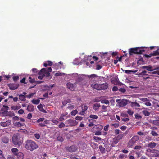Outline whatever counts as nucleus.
Masks as SVG:
<instances>
[{"label":"nucleus","instance_id":"nucleus-2","mask_svg":"<svg viewBox=\"0 0 159 159\" xmlns=\"http://www.w3.org/2000/svg\"><path fill=\"white\" fill-rule=\"evenodd\" d=\"M12 141L15 146L18 147L20 146L23 142L22 138L19 133L14 134L12 137Z\"/></svg>","mask_w":159,"mask_h":159},{"label":"nucleus","instance_id":"nucleus-18","mask_svg":"<svg viewBox=\"0 0 159 159\" xmlns=\"http://www.w3.org/2000/svg\"><path fill=\"white\" fill-rule=\"evenodd\" d=\"M11 151L14 155L15 156H16L19 152H18V149L16 148H12L11 149Z\"/></svg>","mask_w":159,"mask_h":159},{"label":"nucleus","instance_id":"nucleus-42","mask_svg":"<svg viewBox=\"0 0 159 159\" xmlns=\"http://www.w3.org/2000/svg\"><path fill=\"white\" fill-rule=\"evenodd\" d=\"M93 139L96 141H101L102 140L101 138L97 136H94Z\"/></svg>","mask_w":159,"mask_h":159},{"label":"nucleus","instance_id":"nucleus-52","mask_svg":"<svg viewBox=\"0 0 159 159\" xmlns=\"http://www.w3.org/2000/svg\"><path fill=\"white\" fill-rule=\"evenodd\" d=\"M29 82L31 83H33L35 82V80L34 79H32L30 77H29Z\"/></svg>","mask_w":159,"mask_h":159},{"label":"nucleus","instance_id":"nucleus-57","mask_svg":"<svg viewBox=\"0 0 159 159\" xmlns=\"http://www.w3.org/2000/svg\"><path fill=\"white\" fill-rule=\"evenodd\" d=\"M135 117L136 119H141L142 118L141 116L139 114H135Z\"/></svg>","mask_w":159,"mask_h":159},{"label":"nucleus","instance_id":"nucleus-35","mask_svg":"<svg viewBox=\"0 0 159 159\" xmlns=\"http://www.w3.org/2000/svg\"><path fill=\"white\" fill-rule=\"evenodd\" d=\"M124 135L122 134H119L118 135L116 138L119 140L120 139H121L122 137H123Z\"/></svg>","mask_w":159,"mask_h":159},{"label":"nucleus","instance_id":"nucleus-17","mask_svg":"<svg viewBox=\"0 0 159 159\" xmlns=\"http://www.w3.org/2000/svg\"><path fill=\"white\" fill-rule=\"evenodd\" d=\"M119 141V140L116 138H113L112 143L111 144V146L112 147L115 146V144H116Z\"/></svg>","mask_w":159,"mask_h":159},{"label":"nucleus","instance_id":"nucleus-7","mask_svg":"<svg viewBox=\"0 0 159 159\" xmlns=\"http://www.w3.org/2000/svg\"><path fill=\"white\" fill-rule=\"evenodd\" d=\"M127 101L125 99L120 100V102H118L119 105L120 107L125 106L127 104Z\"/></svg>","mask_w":159,"mask_h":159},{"label":"nucleus","instance_id":"nucleus-31","mask_svg":"<svg viewBox=\"0 0 159 159\" xmlns=\"http://www.w3.org/2000/svg\"><path fill=\"white\" fill-rule=\"evenodd\" d=\"M152 124L155 125L159 126V120H153Z\"/></svg>","mask_w":159,"mask_h":159},{"label":"nucleus","instance_id":"nucleus-10","mask_svg":"<svg viewBox=\"0 0 159 159\" xmlns=\"http://www.w3.org/2000/svg\"><path fill=\"white\" fill-rule=\"evenodd\" d=\"M52 71V69L51 67H49L48 68H43L40 70V71L39 73V75H41V73L42 72H45L46 71L49 72Z\"/></svg>","mask_w":159,"mask_h":159},{"label":"nucleus","instance_id":"nucleus-37","mask_svg":"<svg viewBox=\"0 0 159 159\" xmlns=\"http://www.w3.org/2000/svg\"><path fill=\"white\" fill-rule=\"evenodd\" d=\"M89 117L92 119H97L98 116L96 115L91 114L90 115Z\"/></svg>","mask_w":159,"mask_h":159},{"label":"nucleus","instance_id":"nucleus-41","mask_svg":"<svg viewBox=\"0 0 159 159\" xmlns=\"http://www.w3.org/2000/svg\"><path fill=\"white\" fill-rule=\"evenodd\" d=\"M152 54L153 56H156L157 55H159V50L157 49V50L155 51Z\"/></svg>","mask_w":159,"mask_h":159},{"label":"nucleus","instance_id":"nucleus-64","mask_svg":"<svg viewBox=\"0 0 159 159\" xmlns=\"http://www.w3.org/2000/svg\"><path fill=\"white\" fill-rule=\"evenodd\" d=\"M18 114H22L24 113V111L23 110L21 109L19 110L18 111Z\"/></svg>","mask_w":159,"mask_h":159},{"label":"nucleus","instance_id":"nucleus-9","mask_svg":"<svg viewBox=\"0 0 159 159\" xmlns=\"http://www.w3.org/2000/svg\"><path fill=\"white\" fill-rule=\"evenodd\" d=\"M100 90L106 89L108 87V84L107 83H105L103 84H100Z\"/></svg>","mask_w":159,"mask_h":159},{"label":"nucleus","instance_id":"nucleus-8","mask_svg":"<svg viewBox=\"0 0 159 159\" xmlns=\"http://www.w3.org/2000/svg\"><path fill=\"white\" fill-rule=\"evenodd\" d=\"M91 86L92 88L98 90H100V84L96 83H93L91 84Z\"/></svg>","mask_w":159,"mask_h":159},{"label":"nucleus","instance_id":"nucleus-54","mask_svg":"<svg viewBox=\"0 0 159 159\" xmlns=\"http://www.w3.org/2000/svg\"><path fill=\"white\" fill-rule=\"evenodd\" d=\"M121 116L124 117H128V115L126 112L121 113Z\"/></svg>","mask_w":159,"mask_h":159},{"label":"nucleus","instance_id":"nucleus-63","mask_svg":"<svg viewBox=\"0 0 159 159\" xmlns=\"http://www.w3.org/2000/svg\"><path fill=\"white\" fill-rule=\"evenodd\" d=\"M5 123L6 125H7V126L10 125L11 123V121L10 120L6 121L5 122Z\"/></svg>","mask_w":159,"mask_h":159},{"label":"nucleus","instance_id":"nucleus-12","mask_svg":"<svg viewBox=\"0 0 159 159\" xmlns=\"http://www.w3.org/2000/svg\"><path fill=\"white\" fill-rule=\"evenodd\" d=\"M141 68L143 69H146L149 71H153V69H152V67L151 65L143 66H142Z\"/></svg>","mask_w":159,"mask_h":159},{"label":"nucleus","instance_id":"nucleus-28","mask_svg":"<svg viewBox=\"0 0 159 159\" xmlns=\"http://www.w3.org/2000/svg\"><path fill=\"white\" fill-rule=\"evenodd\" d=\"M21 108V106L20 105L19 106H12L11 107V109L12 110H17Z\"/></svg>","mask_w":159,"mask_h":159},{"label":"nucleus","instance_id":"nucleus-32","mask_svg":"<svg viewBox=\"0 0 159 159\" xmlns=\"http://www.w3.org/2000/svg\"><path fill=\"white\" fill-rule=\"evenodd\" d=\"M41 75L42 74H43L45 75V76H46L47 77H48L50 76V74L49 72L46 71L45 72H42L41 73Z\"/></svg>","mask_w":159,"mask_h":159},{"label":"nucleus","instance_id":"nucleus-44","mask_svg":"<svg viewBox=\"0 0 159 159\" xmlns=\"http://www.w3.org/2000/svg\"><path fill=\"white\" fill-rule=\"evenodd\" d=\"M137 71L136 70H134V71H132V70H126L125 71V72L126 73L129 74V73H131V72H137Z\"/></svg>","mask_w":159,"mask_h":159},{"label":"nucleus","instance_id":"nucleus-1","mask_svg":"<svg viewBox=\"0 0 159 159\" xmlns=\"http://www.w3.org/2000/svg\"><path fill=\"white\" fill-rule=\"evenodd\" d=\"M148 47H137L132 48L129 50V54L130 55H132L133 54H141L143 52L145 51V50L143 49H147Z\"/></svg>","mask_w":159,"mask_h":159},{"label":"nucleus","instance_id":"nucleus-21","mask_svg":"<svg viewBox=\"0 0 159 159\" xmlns=\"http://www.w3.org/2000/svg\"><path fill=\"white\" fill-rule=\"evenodd\" d=\"M157 145V143L155 142H150L149 143L148 145V146L149 147L152 148H154Z\"/></svg>","mask_w":159,"mask_h":159},{"label":"nucleus","instance_id":"nucleus-25","mask_svg":"<svg viewBox=\"0 0 159 159\" xmlns=\"http://www.w3.org/2000/svg\"><path fill=\"white\" fill-rule=\"evenodd\" d=\"M100 107V105L99 104L96 103L94 104L93 106V109L95 110L96 111L98 110L99 108Z\"/></svg>","mask_w":159,"mask_h":159},{"label":"nucleus","instance_id":"nucleus-29","mask_svg":"<svg viewBox=\"0 0 159 159\" xmlns=\"http://www.w3.org/2000/svg\"><path fill=\"white\" fill-rule=\"evenodd\" d=\"M31 102L33 104L37 105L40 103V101L39 99H33L31 101Z\"/></svg>","mask_w":159,"mask_h":159},{"label":"nucleus","instance_id":"nucleus-58","mask_svg":"<svg viewBox=\"0 0 159 159\" xmlns=\"http://www.w3.org/2000/svg\"><path fill=\"white\" fill-rule=\"evenodd\" d=\"M129 120V118H122L121 119L122 121L124 122H127Z\"/></svg>","mask_w":159,"mask_h":159},{"label":"nucleus","instance_id":"nucleus-59","mask_svg":"<svg viewBox=\"0 0 159 159\" xmlns=\"http://www.w3.org/2000/svg\"><path fill=\"white\" fill-rule=\"evenodd\" d=\"M51 121L53 123L56 125H57L59 123V121H58L55 119H52Z\"/></svg>","mask_w":159,"mask_h":159},{"label":"nucleus","instance_id":"nucleus-61","mask_svg":"<svg viewBox=\"0 0 159 159\" xmlns=\"http://www.w3.org/2000/svg\"><path fill=\"white\" fill-rule=\"evenodd\" d=\"M149 73L152 74H157L158 75H159V70H156L153 71L152 72H149Z\"/></svg>","mask_w":159,"mask_h":159},{"label":"nucleus","instance_id":"nucleus-5","mask_svg":"<svg viewBox=\"0 0 159 159\" xmlns=\"http://www.w3.org/2000/svg\"><path fill=\"white\" fill-rule=\"evenodd\" d=\"M78 122H77L76 121L72 119H69L67 120L66 122V123L68 125L66 126H73L76 125L77 124Z\"/></svg>","mask_w":159,"mask_h":159},{"label":"nucleus","instance_id":"nucleus-43","mask_svg":"<svg viewBox=\"0 0 159 159\" xmlns=\"http://www.w3.org/2000/svg\"><path fill=\"white\" fill-rule=\"evenodd\" d=\"M132 104L133 106L137 107H139L140 106V105L139 103H138L136 102H132Z\"/></svg>","mask_w":159,"mask_h":159},{"label":"nucleus","instance_id":"nucleus-19","mask_svg":"<svg viewBox=\"0 0 159 159\" xmlns=\"http://www.w3.org/2000/svg\"><path fill=\"white\" fill-rule=\"evenodd\" d=\"M19 95V99L22 101H26V96L24 95L20 94Z\"/></svg>","mask_w":159,"mask_h":159},{"label":"nucleus","instance_id":"nucleus-4","mask_svg":"<svg viewBox=\"0 0 159 159\" xmlns=\"http://www.w3.org/2000/svg\"><path fill=\"white\" fill-rule=\"evenodd\" d=\"M139 139V137L137 135L133 136L128 143V147L131 148L136 141Z\"/></svg>","mask_w":159,"mask_h":159},{"label":"nucleus","instance_id":"nucleus-40","mask_svg":"<svg viewBox=\"0 0 159 159\" xmlns=\"http://www.w3.org/2000/svg\"><path fill=\"white\" fill-rule=\"evenodd\" d=\"M151 134L154 136H158V134L156 132L154 131H152Z\"/></svg>","mask_w":159,"mask_h":159},{"label":"nucleus","instance_id":"nucleus-30","mask_svg":"<svg viewBox=\"0 0 159 159\" xmlns=\"http://www.w3.org/2000/svg\"><path fill=\"white\" fill-rule=\"evenodd\" d=\"M32 71L33 73V74H38L39 75V72L40 71H39L37 69L35 68H33L32 70Z\"/></svg>","mask_w":159,"mask_h":159},{"label":"nucleus","instance_id":"nucleus-49","mask_svg":"<svg viewBox=\"0 0 159 159\" xmlns=\"http://www.w3.org/2000/svg\"><path fill=\"white\" fill-rule=\"evenodd\" d=\"M140 100L144 102H147L148 101V99L146 98H140Z\"/></svg>","mask_w":159,"mask_h":159},{"label":"nucleus","instance_id":"nucleus-48","mask_svg":"<svg viewBox=\"0 0 159 159\" xmlns=\"http://www.w3.org/2000/svg\"><path fill=\"white\" fill-rule=\"evenodd\" d=\"M107 106H105L104 105H102V109L104 111H102V112H106L107 111Z\"/></svg>","mask_w":159,"mask_h":159},{"label":"nucleus","instance_id":"nucleus-16","mask_svg":"<svg viewBox=\"0 0 159 159\" xmlns=\"http://www.w3.org/2000/svg\"><path fill=\"white\" fill-rule=\"evenodd\" d=\"M38 109L43 113H46V111L43 109V106L41 104L37 106Z\"/></svg>","mask_w":159,"mask_h":159},{"label":"nucleus","instance_id":"nucleus-60","mask_svg":"<svg viewBox=\"0 0 159 159\" xmlns=\"http://www.w3.org/2000/svg\"><path fill=\"white\" fill-rule=\"evenodd\" d=\"M119 91L122 93H125L126 91V90L123 88H121L119 89Z\"/></svg>","mask_w":159,"mask_h":159},{"label":"nucleus","instance_id":"nucleus-13","mask_svg":"<svg viewBox=\"0 0 159 159\" xmlns=\"http://www.w3.org/2000/svg\"><path fill=\"white\" fill-rule=\"evenodd\" d=\"M1 140L4 143L7 144L8 143L9 139L7 137L4 136L2 137Z\"/></svg>","mask_w":159,"mask_h":159},{"label":"nucleus","instance_id":"nucleus-47","mask_svg":"<svg viewBox=\"0 0 159 159\" xmlns=\"http://www.w3.org/2000/svg\"><path fill=\"white\" fill-rule=\"evenodd\" d=\"M13 79L14 81L16 82L18 80L19 77L18 76H14L13 77Z\"/></svg>","mask_w":159,"mask_h":159},{"label":"nucleus","instance_id":"nucleus-24","mask_svg":"<svg viewBox=\"0 0 159 159\" xmlns=\"http://www.w3.org/2000/svg\"><path fill=\"white\" fill-rule=\"evenodd\" d=\"M24 125V123H20L19 122H16L14 124L15 126H17L18 127H20L23 126Z\"/></svg>","mask_w":159,"mask_h":159},{"label":"nucleus","instance_id":"nucleus-62","mask_svg":"<svg viewBox=\"0 0 159 159\" xmlns=\"http://www.w3.org/2000/svg\"><path fill=\"white\" fill-rule=\"evenodd\" d=\"M13 119L15 121L19 120H20V118L17 116H15L13 117Z\"/></svg>","mask_w":159,"mask_h":159},{"label":"nucleus","instance_id":"nucleus-53","mask_svg":"<svg viewBox=\"0 0 159 159\" xmlns=\"http://www.w3.org/2000/svg\"><path fill=\"white\" fill-rule=\"evenodd\" d=\"M39 75L38 77V78L39 79L41 80L45 76V75L43 74H42L41 75Z\"/></svg>","mask_w":159,"mask_h":159},{"label":"nucleus","instance_id":"nucleus-22","mask_svg":"<svg viewBox=\"0 0 159 159\" xmlns=\"http://www.w3.org/2000/svg\"><path fill=\"white\" fill-rule=\"evenodd\" d=\"M18 85L16 84H11L10 87V89L11 90H14L17 89L18 88Z\"/></svg>","mask_w":159,"mask_h":159},{"label":"nucleus","instance_id":"nucleus-15","mask_svg":"<svg viewBox=\"0 0 159 159\" xmlns=\"http://www.w3.org/2000/svg\"><path fill=\"white\" fill-rule=\"evenodd\" d=\"M112 83L115 85H122L123 84L122 83L118 81L117 79H114L111 81Z\"/></svg>","mask_w":159,"mask_h":159},{"label":"nucleus","instance_id":"nucleus-55","mask_svg":"<svg viewBox=\"0 0 159 159\" xmlns=\"http://www.w3.org/2000/svg\"><path fill=\"white\" fill-rule=\"evenodd\" d=\"M38 126L39 127H44L46 126V125H45L43 122V123H39V124H38Z\"/></svg>","mask_w":159,"mask_h":159},{"label":"nucleus","instance_id":"nucleus-3","mask_svg":"<svg viewBox=\"0 0 159 159\" xmlns=\"http://www.w3.org/2000/svg\"><path fill=\"white\" fill-rule=\"evenodd\" d=\"M25 147L27 149L32 152L36 149L38 146L34 141L28 140L25 143Z\"/></svg>","mask_w":159,"mask_h":159},{"label":"nucleus","instance_id":"nucleus-11","mask_svg":"<svg viewBox=\"0 0 159 159\" xmlns=\"http://www.w3.org/2000/svg\"><path fill=\"white\" fill-rule=\"evenodd\" d=\"M67 88L70 90L73 91L74 90L75 88L74 84L70 82L67 83Z\"/></svg>","mask_w":159,"mask_h":159},{"label":"nucleus","instance_id":"nucleus-56","mask_svg":"<svg viewBox=\"0 0 159 159\" xmlns=\"http://www.w3.org/2000/svg\"><path fill=\"white\" fill-rule=\"evenodd\" d=\"M77 110H74L72 111L71 115H72L75 116L77 114Z\"/></svg>","mask_w":159,"mask_h":159},{"label":"nucleus","instance_id":"nucleus-14","mask_svg":"<svg viewBox=\"0 0 159 159\" xmlns=\"http://www.w3.org/2000/svg\"><path fill=\"white\" fill-rule=\"evenodd\" d=\"M34 110V107L32 104H29L27 107V110L28 111L32 112Z\"/></svg>","mask_w":159,"mask_h":159},{"label":"nucleus","instance_id":"nucleus-27","mask_svg":"<svg viewBox=\"0 0 159 159\" xmlns=\"http://www.w3.org/2000/svg\"><path fill=\"white\" fill-rule=\"evenodd\" d=\"M99 148L100 149V152L102 154H104L105 153V148L103 147L102 146L100 145L99 146Z\"/></svg>","mask_w":159,"mask_h":159},{"label":"nucleus","instance_id":"nucleus-39","mask_svg":"<svg viewBox=\"0 0 159 159\" xmlns=\"http://www.w3.org/2000/svg\"><path fill=\"white\" fill-rule=\"evenodd\" d=\"M45 120V118L44 117L38 119L36 121V122L38 123H39Z\"/></svg>","mask_w":159,"mask_h":159},{"label":"nucleus","instance_id":"nucleus-38","mask_svg":"<svg viewBox=\"0 0 159 159\" xmlns=\"http://www.w3.org/2000/svg\"><path fill=\"white\" fill-rule=\"evenodd\" d=\"M64 73H60L59 72H58L54 74V75L56 76H61L63 75H64Z\"/></svg>","mask_w":159,"mask_h":159},{"label":"nucleus","instance_id":"nucleus-46","mask_svg":"<svg viewBox=\"0 0 159 159\" xmlns=\"http://www.w3.org/2000/svg\"><path fill=\"white\" fill-rule=\"evenodd\" d=\"M127 113L130 115H132L134 113V112L130 109H128L127 111Z\"/></svg>","mask_w":159,"mask_h":159},{"label":"nucleus","instance_id":"nucleus-34","mask_svg":"<svg viewBox=\"0 0 159 159\" xmlns=\"http://www.w3.org/2000/svg\"><path fill=\"white\" fill-rule=\"evenodd\" d=\"M101 103H104L106 104H109V102L108 100H102L101 102Z\"/></svg>","mask_w":159,"mask_h":159},{"label":"nucleus","instance_id":"nucleus-50","mask_svg":"<svg viewBox=\"0 0 159 159\" xmlns=\"http://www.w3.org/2000/svg\"><path fill=\"white\" fill-rule=\"evenodd\" d=\"M109 125L108 124L106 126H105L104 128V130L105 131H107L109 129Z\"/></svg>","mask_w":159,"mask_h":159},{"label":"nucleus","instance_id":"nucleus-51","mask_svg":"<svg viewBox=\"0 0 159 159\" xmlns=\"http://www.w3.org/2000/svg\"><path fill=\"white\" fill-rule=\"evenodd\" d=\"M65 126V125L63 122H61L58 125L59 127L60 128L64 127Z\"/></svg>","mask_w":159,"mask_h":159},{"label":"nucleus","instance_id":"nucleus-26","mask_svg":"<svg viewBox=\"0 0 159 159\" xmlns=\"http://www.w3.org/2000/svg\"><path fill=\"white\" fill-rule=\"evenodd\" d=\"M62 67L61 65L58 63H56L54 64V68L56 70L61 69Z\"/></svg>","mask_w":159,"mask_h":159},{"label":"nucleus","instance_id":"nucleus-20","mask_svg":"<svg viewBox=\"0 0 159 159\" xmlns=\"http://www.w3.org/2000/svg\"><path fill=\"white\" fill-rule=\"evenodd\" d=\"M144 110H143L142 112L143 114L146 116H149L150 114V113L146 109L147 108H143Z\"/></svg>","mask_w":159,"mask_h":159},{"label":"nucleus","instance_id":"nucleus-6","mask_svg":"<svg viewBox=\"0 0 159 159\" xmlns=\"http://www.w3.org/2000/svg\"><path fill=\"white\" fill-rule=\"evenodd\" d=\"M77 149V146L75 145H72L67 148V150L69 151L72 152L76 151Z\"/></svg>","mask_w":159,"mask_h":159},{"label":"nucleus","instance_id":"nucleus-33","mask_svg":"<svg viewBox=\"0 0 159 159\" xmlns=\"http://www.w3.org/2000/svg\"><path fill=\"white\" fill-rule=\"evenodd\" d=\"M65 116V115L64 114H61L58 120L60 121H62L64 119V117Z\"/></svg>","mask_w":159,"mask_h":159},{"label":"nucleus","instance_id":"nucleus-36","mask_svg":"<svg viewBox=\"0 0 159 159\" xmlns=\"http://www.w3.org/2000/svg\"><path fill=\"white\" fill-rule=\"evenodd\" d=\"M57 140L60 142H62L64 140V139L62 136H59L57 137Z\"/></svg>","mask_w":159,"mask_h":159},{"label":"nucleus","instance_id":"nucleus-45","mask_svg":"<svg viewBox=\"0 0 159 159\" xmlns=\"http://www.w3.org/2000/svg\"><path fill=\"white\" fill-rule=\"evenodd\" d=\"M35 94V93H32L29 95H26V97H27L28 98H32L33 97L34 95Z\"/></svg>","mask_w":159,"mask_h":159},{"label":"nucleus","instance_id":"nucleus-23","mask_svg":"<svg viewBox=\"0 0 159 159\" xmlns=\"http://www.w3.org/2000/svg\"><path fill=\"white\" fill-rule=\"evenodd\" d=\"M16 156L18 159H23L24 158V154L21 152H19Z\"/></svg>","mask_w":159,"mask_h":159}]
</instances>
